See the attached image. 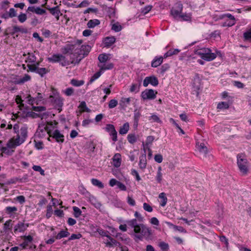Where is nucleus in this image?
<instances>
[{
	"label": "nucleus",
	"instance_id": "nucleus-25",
	"mask_svg": "<svg viewBox=\"0 0 251 251\" xmlns=\"http://www.w3.org/2000/svg\"><path fill=\"white\" fill-rule=\"evenodd\" d=\"M129 125L128 123H125L122 126L120 127L119 133L121 135H124L127 133L129 130Z\"/></svg>",
	"mask_w": 251,
	"mask_h": 251
},
{
	"label": "nucleus",
	"instance_id": "nucleus-38",
	"mask_svg": "<svg viewBox=\"0 0 251 251\" xmlns=\"http://www.w3.org/2000/svg\"><path fill=\"white\" fill-rule=\"evenodd\" d=\"M209 48H201L195 50V54L199 55L201 58L204 55L205 52L208 51Z\"/></svg>",
	"mask_w": 251,
	"mask_h": 251
},
{
	"label": "nucleus",
	"instance_id": "nucleus-15",
	"mask_svg": "<svg viewBox=\"0 0 251 251\" xmlns=\"http://www.w3.org/2000/svg\"><path fill=\"white\" fill-rule=\"evenodd\" d=\"M65 57L60 54H55L49 57L48 60L49 62L52 63L59 62L62 60H64Z\"/></svg>",
	"mask_w": 251,
	"mask_h": 251
},
{
	"label": "nucleus",
	"instance_id": "nucleus-13",
	"mask_svg": "<svg viewBox=\"0 0 251 251\" xmlns=\"http://www.w3.org/2000/svg\"><path fill=\"white\" fill-rule=\"evenodd\" d=\"M29 226L28 223H25L24 222H19L16 224L14 228L15 233L24 232Z\"/></svg>",
	"mask_w": 251,
	"mask_h": 251
},
{
	"label": "nucleus",
	"instance_id": "nucleus-14",
	"mask_svg": "<svg viewBox=\"0 0 251 251\" xmlns=\"http://www.w3.org/2000/svg\"><path fill=\"white\" fill-rule=\"evenodd\" d=\"M112 160L113 165L115 167L118 168L121 166L122 158L121 155L120 153H117L115 154L112 157Z\"/></svg>",
	"mask_w": 251,
	"mask_h": 251
},
{
	"label": "nucleus",
	"instance_id": "nucleus-41",
	"mask_svg": "<svg viewBox=\"0 0 251 251\" xmlns=\"http://www.w3.org/2000/svg\"><path fill=\"white\" fill-rule=\"evenodd\" d=\"M236 24V20H230V19H227L226 21H225L222 25L223 26H228L230 27L233 25H234Z\"/></svg>",
	"mask_w": 251,
	"mask_h": 251
},
{
	"label": "nucleus",
	"instance_id": "nucleus-23",
	"mask_svg": "<svg viewBox=\"0 0 251 251\" xmlns=\"http://www.w3.org/2000/svg\"><path fill=\"white\" fill-rule=\"evenodd\" d=\"M98 66L100 68V71H102L106 70L112 69L113 68L114 65L112 63H104V64H99Z\"/></svg>",
	"mask_w": 251,
	"mask_h": 251
},
{
	"label": "nucleus",
	"instance_id": "nucleus-7",
	"mask_svg": "<svg viewBox=\"0 0 251 251\" xmlns=\"http://www.w3.org/2000/svg\"><path fill=\"white\" fill-rule=\"evenodd\" d=\"M183 5L180 1L176 2L174 6L171 10V14L174 18H177L182 13Z\"/></svg>",
	"mask_w": 251,
	"mask_h": 251
},
{
	"label": "nucleus",
	"instance_id": "nucleus-40",
	"mask_svg": "<svg viewBox=\"0 0 251 251\" xmlns=\"http://www.w3.org/2000/svg\"><path fill=\"white\" fill-rule=\"evenodd\" d=\"M154 140V137L153 136H149L147 137L145 144L143 143V145L146 149L149 148V146L151 145Z\"/></svg>",
	"mask_w": 251,
	"mask_h": 251
},
{
	"label": "nucleus",
	"instance_id": "nucleus-3",
	"mask_svg": "<svg viewBox=\"0 0 251 251\" xmlns=\"http://www.w3.org/2000/svg\"><path fill=\"white\" fill-rule=\"evenodd\" d=\"M49 101L54 107L59 111V112L62 111V107L63 105V99L61 97L56 90H52V95L49 97Z\"/></svg>",
	"mask_w": 251,
	"mask_h": 251
},
{
	"label": "nucleus",
	"instance_id": "nucleus-10",
	"mask_svg": "<svg viewBox=\"0 0 251 251\" xmlns=\"http://www.w3.org/2000/svg\"><path fill=\"white\" fill-rule=\"evenodd\" d=\"M149 84L153 86H156L158 84V80L154 76L146 77L143 81V86L147 87Z\"/></svg>",
	"mask_w": 251,
	"mask_h": 251
},
{
	"label": "nucleus",
	"instance_id": "nucleus-6",
	"mask_svg": "<svg viewBox=\"0 0 251 251\" xmlns=\"http://www.w3.org/2000/svg\"><path fill=\"white\" fill-rule=\"evenodd\" d=\"M25 141L24 140L22 139L19 136L16 135L11 138L7 142V145L10 148H16L17 147L20 146Z\"/></svg>",
	"mask_w": 251,
	"mask_h": 251
},
{
	"label": "nucleus",
	"instance_id": "nucleus-21",
	"mask_svg": "<svg viewBox=\"0 0 251 251\" xmlns=\"http://www.w3.org/2000/svg\"><path fill=\"white\" fill-rule=\"evenodd\" d=\"M163 57L155 56L151 62V67H157L163 62Z\"/></svg>",
	"mask_w": 251,
	"mask_h": 251
},
{
	"label": "nucleus",
	"instance_id": "nucleus-48",
	"mask_svg": "<svg viewBox=\"0 0 251 251\" xmlns=\"http://www.w3.org/2000/svg\"><path fill=\"white\" fill-rule=\"evenodd\" d=\"M79 107L80 109V112H83L84 111L89 112L90 111L89 109H88L86 106V104L85 101H82L80 103Z\"/></svg>",
	"mask_w": 251,
	"mask_h": 251
},
{
	"label": "nucleus",
	"instance_id": "nucleus-58",
	"mask_svg": "<svg viewBox=\"0 0 251 251\" xmlns=\"http://www.w3.org/2000/svg\"><path fill=\"white\" fill-rule=\"evenodd\" d=\"M101 71H99L98 72H97L95 73L90 78V82L92 83L93 81H94L95 80L98 79L101 75Z\"/></svg>",
	"mask_w": 251,
	"mask_h": 251
},
{
	"label": "nucleus",
	"instance_id": "nucleus-39",
	"mask_svg": "<svg viewBox=\"0 0 251 251\" xmlns=\"http://www.w3.org/2000/svg\"><path fill=\"white\" fill-rule=\"evenodd\" d=\"M33 64H28L27 66L29 70L31 72H35L36 70L39 68V66L40 65V62H35V63H33Z\"/></svg>",
	"mask_w": 251,
	"mask_h": 251
},
{
	"label": "nucleus",
	"instance_id": "nucleus-28",
	"mask_svg": "<svg viewBox=\"0 0 251 251\" xmlns=\"http://www.w3.org/2000/svg\"><path fill=\"white\" fill-rule=\"evenodd\" d=\"M30 78V75L26 74L23 77L14 81V83L15 84H22L29 80Z\"/></svg>",
	"mask_w": 251,
	"mask_h": 251
},
{
	"label": "nucleus",
	"instance_id": "nucleus-19",
	"mask_svg": "<svg viewBox=\"0 0 251 251\" xmlns=\"http://www.w3.org/2000/svg\"><path fill=\"white\" fill-rule=\"evenodd\" d=\"M139 165L141 169L144 170L146 168L147 159L146 153L142 154L139 157Z\"/></svg>",
	"mask_w": 251,
	"mask_h": 251
},
{
	"label": "nucleus",
	"instance_id": "nucleus-27",
	"mask_svg": "<svg viewBox=\"0 0 251 251\" xmlns=\"http://www.w3.org/2000/svg\"><path fill=\"white\" fill-rule=\"evenodd\" d=\"M163 174L162 173V168L159 166L157 169L155 179L158 183H161L162 180Z\"/></svg>",
	"mask_w": 251,
	"mask_h": 251
},
{
	"label": "nucleus",
	"instance_id": "nucleus-22",
	"mask_svg": "<svg viewBox=\"0 0 251 251\" xmlns=\"http://www.w3.org/2000/svg\"><path fill=\"white\" fill-rule=\"evenodd\" d=\"M159 199H160L159 203L160 205L162 207H164L167 203V198L166 197V194L164 192L161 193L158 196Z\"/></svg>",
	"mask_w": 251,
	"mask_h": 251
},
{
	"label": "nucleus",
	"instance_id": "nucleus-61",
	"mask_svg": "<svg viewBox=\"0 0 251 251\" xmlns=\"http://www.w3.org/2000/svg\"><path fill=\"white\" fill-rule=\"evenodd\" d=\"M9 3L8 0H4L1 4V8L3 10L7 9L9 7Z\"/></svg>",
	"mask_w": 251,
	"mask_h": 251
},
{
	"label": "nucleus",
	"instance_id": "nucleus-55",
	"mask_svg": "<svg viewBox=\"0 0 251 251\" xmlns=\"http://www.w3.org/2000/svg\"><path fill=\"white\" fill-rule=\"evenodd\" d=\"M18 19L20 23H23L27 19L26 15L25 13H21L18 16Z\"/></svg>",
	"mask_w": 251,
	"mask_h": 251
},
{
	"label": "nucleus",
	"instance_id": "nucleus-44",
	"mask_svg": "<svg viewBox=\"0 0 251 251\" xmlns=\"http://www.w3.org/2000/svg\"><path fill=\"white\" fill-rule=\"evenodd\" d=\"M229 104L228 102L222 101L219 102L217 105V108L219 109H226L229 108Z\"/></svg>",
	"mask_w": 251,
	"mask_h": 251
},
{
	"label": "nucleus",
	"instance_id": "nucleus-11",
	"mask_svg": "<svg viewBox=\"0 0 251 251\" xmlns=\"http://www.w3.org/2000/svg\"><path fill=\"white\" fill-rule=\"evenodd\" d=\"M220 51H216V53L212 52L211 50L209 49L208 51H206L204 55L202 56V58L203 60L206 61H211L214 60L216 57L217 54H220Z\"/></svg>",
	"mask_w": 251,
	"mask_h": 251
},
{
	"label": "nucleus",
	"instance_id": "nucleus-26",
	"mask_svg": "<svg viewBox=\"0 0 251 251\" xmlns=\"http://www.w3.org/2000/svg\"><path fill=\"white\" fill-rule=\"evenodd\" d=\"M179 51H180V50L178 49L170 50L164 54V58H166L168 57L171 56L173 55L177 54L179 52Z\"/></svg>",
	"mask_w": 251,
	"mask_h": 251
},
{
	"label": "nucleus",
	"instance_id": "nucleus-36",
	"mask_svg": "<svg viewBox=\"0 0 251 251\" xmlns=\"http://www.w3.org/2000/svg\"><path fill=\"white\" fill-rule=\"evenodd\" d=\"M109 54H100L98 57V59L100 62V64H104L109 59Z\"/></svg>",
	"mask_w": 251,
	"mask_h": 251
},
{
	"label": "nucleus",
	"instance_id": "nucleus-29",
	"mask_svg": "<svg viewBox=\"0 0 251 251\" xmlns=\"http://www.w3.org/2000/svg\"><path fill=\"white\" fill-rule=\"evenodd\" d=\"M14 148H10V147H9L7 144L6 147H2L1 149V151L2 152L9 155H11L13 154V152L14 151V150H12Z\"/></svg>",
	"mask_w": 251,
	"mask_h": 251
},
{
	"label": "nucleus",
	"instance_id": "nucleus-51",
	"mask_svg": "<svg viewBox=\"0 0 251 251\" xmlns=\"http://www.w3.org/2000/svg\"><path fill=\"white\" fill-rule=\"evenodd\" d=\"M74 210V215L75 218L79 217L81 214V210L77 207L74 206L73 207Z\"/></svg>",
	"mask_w": 251,
	"mask_h": 251
},
{
	"label": "nucleus",
	"instance_id": "nucleus-42",
	"mask_svg": "<svg viewBox=\"0 0 251 251\" xmlns=\"http://www.w3.org/2000/svg\"><path fill=\"white\" fill-rule=\"evenodd\" d=\"M198 149L199 150V151L204 155L207 154L208 151L204 143H201L200 145H199Z\"/></svg>",
	"mask_w": 251,
	"mask_h": 251
},
{
	"label": "nucleus",
	"instance_id": "nucleus-31",
	"mask_svg": "<svg viewBox=\"0 0 251 251\" xmlns=\"http://www.w3.org/2000/svg\"><path fill=\"white\" fill-rule=\"evenodd\" d=\"M13 33H17V32H21L23 33H26L27 32V30L26 28L18 26L17 25H15L13 27Z\"/></svg>",
	"mask_w": 251,
	"mask_h": 251
},
{
	"label": "nucleus",
	"instance_id": "nucleus-60",
	"mask_svg": "<svg viewBox=\"0 0 251 251\" xmlns=\"http://www.w3.org/2000/svg\"><path fill=\"white\" fill-rule=\"evenodd\" d=\"M9 14V17H10V18H12L13 17H15L17 16V11L16 10L13 8H10L9 10L7 11Z\"/></svg>",
	"mask_w": 251,
	"mask_h": 251
},
{
	"label": "nucleus",
	"instance_id": "nucleus-32",
	"mask_svg": "<svg viewBox=\"0 0 251 251\" xmlns=\"http://www.w3.org/2000/svg\"><path fill=\"white\" fill-rule=\"evenodd\" d=\"M70 235V233L66 230H61L55 236V238L56 239H60L64 237H66Z\"/></svg>",
	"mask_w": 251,
	"mask_h": 251
},
{
	"label": "nucleus",
	"instance_id": "nucleus-56",
	"mask_svg": "<svg viewBox=\"0 0 251 251\" xmlns=\"http://www.w3.org/2000/svg\"><path fill=\"white\" fill-rule=\"evenodd\" d=\"M52 214V205H48L47 207V213H46V217L48 219L50 218Z\"/></svg>",
	"mask_w": 251,
	"mask_h": 251
},
{
	"label": "nucleus",
	"instance_id": "nucleus-37",
	"mask_svg": "<svg viewBox=\"0 0 251 251\" xmlns=\"http://www.w3.org/2000/svg\"><path fill=\"white\" fill-rule=\"evenodd\" d=\"M91 181L93 185L97 186L100 189L104 188L103 184L99 180L96 178H92Z\"/></svg>",
	"mask_w": 251,
	"mask_h": 251
},
{
	"label": "nucleus",
	"instance_id": "nucleus-18",
	"mask_svg": "<svg viewBox=\"0 0 251 251\" xmlns=\"http://www.w3.org/2000/svg\"><path fill=\"white\" fill-rule=\"evenodd\" d=\"M116 41V38L114 36H110L105 37L103 41L104 46L107 48L111 47Z\"/></svg>",
	"mask_w": 251,
	"mask_h": 251
},
{
	"label": "nucleus",
	"instance_id": "nucleus-50",
	"mask_svg": "<svg viewBox=\"0 0 251 251\" xmlns=\"http://www.w3.org/2000/svg\"><path fill=\"white\" fill-rule=\"evenodd\" d=\"M105 130L106 131L110 133H112L116 131L114 126L111 124H107L105 127Z\"/></svg>",
	"mask_w": 251,
	"mask_h": 251
},
{
	"label": "nucleus",
	"instance_id": "nucleus-64",
	"mask_svg": "<svg viewBox=\"0 0 251 251\" xmlns=\"http://www.w3.org/2000/svg\"><path fill=\"white\" fill-rule=\"evenodd\" d=\"M143 208L145 211H148L149 212H151L153 210L152 207L148 203H147L146 202L143 203Z\"/></svg>",
	"mask_w": 251,
	"mask_h": 251
},
{
	"label": "nucleus",
	"instance_id": "nucleus-24",
	"mask_svg": "<svg viewBox=\"0 0 251 251\" xmlns=\"http://www.w3.org/2000/svg\"><path fill=\"white\" fill-rule=\"evenodd\" d=\"M182 21L191 22L192 20V14L191 13H181L178 17Z\"/></svg>",
	"mask_w": 251,
	"mask_h": 251
},
{
	"label": "nucleus",
	"instance_id": "nucleus-57",
	"mask_svg": "<svg viewBox=\"0 0 251 251\" xmlns=\"http://www.w3.org/2000/svg\"><path fill=\"white\" fill-rule=\"evenodd\" d=\"M139 85L137 84H132L130 88V92H138L139 91Z\"/></svg>",
	"mask_w": 251,
	"mask_h": 251
},
{
	"label": "nucleus",
	"instance_id": "nucleus-5",
	"mask_svg": "<svg viewBox=\"0 0 251 251\" xmlns=\"http://www.w3.org/2000/svg\"><path fill=\"white\" fill-rule=\"evenodd\" d=\"M13 128L17 133V135L19 136V137L25 141L27 137V127L25 126H23L18 130V126L15 125L14 126Z\"/></svg>",
	"mask_w": 251,
	"mask_h": 251
},
{
	"label": "nucleus",
	"instance_id": "nucleus-34",
	"mask_svg": "<svg viewBox=\"0 0 251 251\" xmlns=\"http://www.w3.org/2000/svg\"><path fill=\"white\" fill-rule=\"evenodd\" d=\"M27 55L28 56L25 60V62L26 63H28L29 64L35 63L36 62V57L33 53H28Z\"/></svg>",
	"mask_w": 251,
	"mask_h": 251
},
{
	"label": "nucleus",
	"instance_id": "nucleus-45",
	"mask_svg": "<svg viewBox=\"0 0 251 251\" xmlns=\"http://www.w3.org/2000/svg\"><path fill=\"white\" fill-rule=\"evenodd\" d=\"M34 72L38 74L41 76H43L48 71L45 68H38Z\"/></svg>",
	"mask_w": 251,
	"mask_h": 251
},
{
	"label": "nucleus",
	"instance_id": "nucleus-35",
	"mask_svg": "<svg viewBox=\"0 0 251 251\" xmlns=\"http://www.w3.org/2000/svg\"><path fill=\"white\" fill-rule=\"evenodd\" d=\"M100 24V21L98 19L90 20L87 23V26L89 28H94Z\"/></svg>",
	"mask_w": 251,
	"mask_h": 251
},
{
	"label": "nucleus",
	"instance_id": "nucleus-53",
	"mask_svg": "<svg viewBox=\"0 0 251 251\" xmlns=\"http://www.w3.org/2000/svg\"><path fill=\"white\" fill-rule=\"evenodd\" d=\"M118 105V100L115 99L111 100L108 103V107L110 109L115 108Z\"/></svg>",
	"mask_w": 251,
	"mask_h": 251
},
{
	"label": "nucleus",
	"instance_id": "nucleus-63",
	"mask_svg": "<svg viewBox=\"0 0 251 251\" xmlns=\"http://www.w3.org/2000/svg\"><path fill=\"white\" fill-rule=\"evenodd\" d=\"M152 7L151 5L146 6L141 9V12L145 15L151 10Z\"/></svg>",
	"mask_w": 251,
	"mask_h": 251
},
{
	"label": "nucleus",
	"instance_id": "nucleus-1",
	"mask_svg": "<svg viewBox=\"0 0 251 251\" xmlns=\"http://www.w3.org/2000/svg\"><path fill=\"white\" fill-rule=\"evenodd\" d=\"M134 216L137 219H133L126 222L129 227L133 229L135 238L140 241H142L143 239L146 240L150 239L152 234L151 228L143 224L138 223V221H143V217L137 211L134 213Z\"/></svg>",
	"mask_w": 251,
	"mask_h": 251
},
{
	"label": "nucleus",
	"instance_id": "nucleus-54",
	"mask_svg": "<svg viewBox=\"0 0 251 251\" xmlns=\"http://www.w3.org/2000/svg\"><path fill=\"white\" fill-rule=\"evenodd\" d=\"M159 246L163 251H168L169 250V245L164 242H160Z\"/></svg>",
	"mask_w": 251,
	"mask_h": 251
},
{
	"label": "nucleus",
	"instance_id": "nucleus-4",
	"mask_svg": "<svg viewBox=\"0 0 251 251\" xmlns=\"http://www.w3.org/2000/svg\"><path fill=\"white\" fill-rule=\"evenodd\" d=\"M237 165L240 172L243 175H246L249 172V163L247 159L241 154L237 156Z\"/></svg>",
	"mask_w": 251,
	"mask_h": 251
},
{
	"label": "nucleus",
	"instance_id": "nucleus-17",
	"mask_svg": "<svg viewBox=\"0 0 251 251\" xmlns=\"http://www.w3.org/2000/svg\"><path fill=\"white\" fill-rule=\"evenodd\" d=\"M46 8L50 11L53 16H55L57 20L59 19L60 10L58 6L52 8L46 7Z\"/></svg>",
	"mask_w": 251,
	"mask_h": 251
},
{
	"label": "nucleus",
	"instance_id": "nucleus-52",
	"mask_svg": "<svg viewBox=\"0 0 251 251\" xmlns=\"http://www.w3.org/2000/svg\"><path fill=\"white\" fill-rule=\"evenodd\" d=\"M33 170L36 172H39L42 176L45 175V171L42 168L38 165H33L32 167Z\"/></svg>",
	"mask_w": 251,
	"mask_h": 251
},
{
	"label": "nucleus",
	"instance_id": "nucleus-62",
	"mask_svg": "<svg viewBox=\"0 0 251 251\" xmlns=\"http://www.w3.org/2000/svg\"><path fill=\"white\" fill-rule=\"evenodd\" d=\"M243 36L246 40H251V28L244 32Z\"/></svg>",
	"mask_w": 251,
	"mask_h": 251
},
{
	"label": "nucleus",
	"instance_id": "nucleus-20",
	"mask_svg": "<svg viewBox=\"0 0 251 251\" xmlns=\"http://www.w3.org/2000/svg\"><path fill=\"white\" fill-rule=\"evenodd\" d=\"M132 99V98H122L120 101V105L124 108L127 107L129 105Z\"/></svg>",
	"mask_w": 251,
	"mask_h": 251
},
{
	"label": "nucleus",
	"instance_id": "nucleus-43",
	"mask_svg": "<svg viewBox=\"0 0 251 251\" xmlns=\"http://www.w3.org/2000/svg\"><path fill=\"white\" fill-rule=\"evenodd\" d=\"M122 29L121 25L119 23L117 22L112 25L111 29L115 32H119Z\"/></svg>",
	"mask_w": 251,
	"mask_h": 251
},
{
	"label": "nucleus",
	"instance_id": "nucleus-49",
	"mask_svg": "<svg viewBox=\"0 0 251 251\" xmlns=\"http://www.w3.org/2000/svg\"><path fill=\"white\" fill-rule=\"evenodd\" d=\"M84 82L83 80H77L76 79H73L71 80V84L75 86L78 87L82 85Z\"/></svg>",
	"mask_w": 251,
	"mask_h": 251
},
{
	"label": "nucleus",
	"instance_id": "nucleus-9",
	"mask_svg": "<svg viewBox=\"0 0 251 251\" xmlns=\"http://www.w3.org/2000/svg\"><path fill=\"white\" fill-rule=\"evenodd\" d=\"M48 133L50 137H52L55 139L57 142L63 143L64 141V135L57 129H55L53 132L49 131V132H48Z\"/></svg>",
	"mask_w": 251,
	"mask_h": 251
},
{
	"label": "nucleus",
	"instance_id": "nucleus-12",
	"mask_svg": "<svg viewBox=\"0 0 251 251\" xmlns=\"http://www.w3.org/2000/svg\"><path fill=\"white\" fill-rule=\"evenodd\" d=\"M42 96L40 93L37 94L36 97L33 98L30 95H28L26 97L28 103L31 105H33L34 103L38 104L39 102L42 100Z\"/></svg>",
	"mask_w": 251,
	"mask_h": 251
},
{
	"label": "nucleus",
	"instance_id": "nucleus-46",
	"mask_svg": "<svg viewBox=\"0 0 251 251\" xmlns=\"http://www.w3.org/2000/svg\"><path fill=\"white\" fill-rule=\"evenodd\" d=\"M12 220H9L5 222L3 226V230L6 231L7 230L11 229L12 227Z\"/></svg>",
	"mask_w": 251,
	"mask_h": 251
},
{
	"label": "nucleus",
	"instance_id": "nucleus-30",
	"mask_svg": "<svg viewBox=\"0 0 251 251\" xmlns=\"http://www.w3.org/2000/svg\"><path fill=\"white\" fill-rule=\"evenodd\" d=\"M141 117V114L137 110L134 111V126L137 127L138 125V122Z\"/></svg>",
	"mask_w": 251,
	"mask_h": 251
},
{
	"label": "nucleus",
	"instance_id": "nucleus-2",
	"mask_svg": "<svg viewBox=\"0 0 251 251\" xmlns=\"http://www.w3.org/2000/svg\"><path fill=\"white\" fill-rule=\"evenodd\" d=\"M82 43L81 40H77L73 44L66 45L62 49V52L64 54H77L76 60L73 59L71 61L72 64L78 63L83 58L88 54L91 50V47L89 45H82L79 48Z\"/></svg>",
	"mask_w": 251,
	"mask_h": 251
},
{
	"label": "nucleus",
	"instance_id": "nucleus-47",
	"mask_svg": "<svg viewBox=\"0 0 251 251\" xmlns=\"http://www.w3.org/2000/svg\"><path fill=\"white\" fill-rule=\"evenodd\" d=\"M127 139L128 141L130 144H134L136 142L137 139L136 137L134 134H129L127 135Z\"/></svg>",
	"mask_w": 251,
	"mask_h": 251
},
{
	"label": "nucleus",
	"instance_id": "nucleus-59",
	"mask_svg": "<svg viewBox=\"0 0 251 251\" xmlns=\"http://www.w3.org/2000/svg\"><path fill=\"white\" fill-rule=\"evenodd\" d=\"M6 212L8 214H11L17 211V208L15 206H7L5 208Z\"/></svg>",
	"mask_w": 251,
	"mask_h": 251
},
{
	"label": "nucleus",
	"instance_id": "nucleus-8",
	"mask_svg": "<svg viewBox=\"0 0 251 251\" xmlns=\"http://www.w3.org/2000/svg\"><path fill=\"white\" fill-rule=\"evenodd\" d=\"M157 93L152 89H146L142 92L141 97L144 100H153L156 98Z\"/></svg>",
	"mask_w": 251,
	"mask_h": 251
},
{
	"label": "nucleus",
	"instance_id": "nucleus-33",
	"mask_svg": "<svg viewBox=\"0 0 251 251\" xmlns=\"http://www.w3.org/2000/svg\"><path fill=\"white\" fill-rule=\"evenodd\" d=\"M49 132L45 127H39L36 132V135L39 137L44 136L46 132Z\"/></svg>",
	"mask_w": 251,
	"mask_h": 251
},
{
	"label": "nucleus",
	"instance_id": "nucleus-16",
	"mask_svg": "<svg viewBox=\"0 0 251 251\" xmlns=\"http://www.w3.org/2000/svg\"><path fill=\"white\" fill-rule=\"evenodd\" d=\"M107 240L106 241L104 242L106 245V246L107 247H113L114 246H121V244L117 242L116 240L112 238L110 236H107Z\"/></svg>",
	"mask_w": 251,
	"mask_h": 251
}]
</instances>
